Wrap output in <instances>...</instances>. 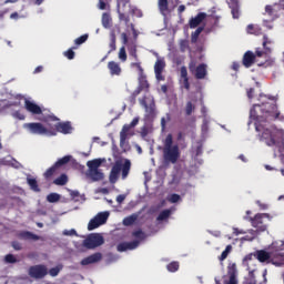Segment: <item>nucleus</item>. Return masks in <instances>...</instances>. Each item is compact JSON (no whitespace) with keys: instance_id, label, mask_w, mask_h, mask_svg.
Masks as SVG:
<instances>
[{"instance_id":"nucleus-1","label":"nucleus","mask_w":284,"mask_h":284,"mask_svg":"<svg viewBox=\"0 0 284 284\" xmlns=\"http://www.w3.org/2000/svg\"><path fill=\"white\" fill-rule=\"evenodd\" d=\"M278 116H281L278 106L272 102L254 104L250 111L248 125L252 124V121H255L257 139L261 143H265L267 148H275L273 151L274 159H277L278 154L283 156L284 153L283 133L276 128V124L270 123V121H276Z\"/></svg>"},{"instance_id":"nucleus-2","label":"nucleus","mask_w":284,"mask_h":284,"mask_svg":"<svg viewBox=\"0 0 284 284\" xmlns=\"http://www.w3.org/2000/svg\"><path fill=\"white\" fill-rule=\"evenodd\" d=\"M270 252H266L264 250H260L255 253V258L260 261V263H266L268 261L273 265H276V267H284V241H277L273 242L271 245Z\"/></svg>"},{"instance_id":"nucleus-3","label":"nucleus","mask_w":284,"mask_h":284,"mask_svg":"<svg viewBox=\"0 0 284 284\" xmlns=\"http://www.w3.org/2000/svg\"><path fill=\"white\" fill-rule=\"evenodd\" d=\"M174 138L172 133H169L164 140L163 146V159L165 163H176L179 159H181V150L179 149V144L173 145Z\"/></svg>"},{"instance_id":"nucleus-4","label":"nucleus","mask_w":284,"mask_h":284,"mask_svg":"<svg viewBox=\"0 0 284 284\" xmlns=\"http://www.w3.org/2000/svg\"><path fill=\"white\" fill-rule=\"evenodd\" d=\"M131 169L132 162H130V160H125L124 163H122L121 160L115 161L109 175L110 183H116L119 181V174H121V172L122 179H128Z\"/></svg>"},{"instance_id":"nucleus-5","label":"nucleus","mask_w":284,"mask_h":284,"mask_svg":"<svg viewBox=\"0 0 284 284\" xmlns=\"http://www.w3.org/2000/svg\"><path fill=\"white\" fill-rule=\"evenodd\" d=\"M102 163H103L102 159H94V160L87 162V168H89L88 172H87V176H89V179H91V181H93V182L103 181L105 175L99 169V168H101Z\"/></svg>"},{"instance_id":"nucleus-6","label":"nucleus","mask_w":284,"mask_h":284,"mask_svg":"<svg viewBox=\"0 0 284 284\" xmlns=\"http://www.w3.org/2000/svg\"><path fill=\"white\" fill-rule=\"evenodd\" d=\"M141 105L144 106L145 110V119L149 121L156 116V102H154V97L144 95L140 100Z\"/></svg>"},{"instance_id":"nucleus-7","label":"nucleus","mask_w":284,"mask_h":284,"mask_svg":"<svg viewBox=\"0 0 284 284\" xmlns=\"http://www.w3.org/2000/svg\"><path fill=\"white\" fill-rule=\"evenodd\" d=\"M24 129L30 132V134H38L39 136H51V129L45 128L41 122L26 123Z\"/></svg>"},{"instance_id":"nucleus-8","label":"nucleus","mask_w":284,"mask_h":284,"mask_svg":"<svg viewBox=\"0 0 284 284\" xmlns=\"http://www.w3.org/2000/svg\"><path fill=\"white\" fill-rule=\"evenodd\" d=\"M109 216V212L98 213L93 219L90 220L88 224L89 232H92V230H97V227H101V225H105V223H108Z\"/></svg>"},{"instance_id":"nucleus-9","label":"nucleus","mask_w":284,"mask_h":284,"mask_svg":"<svg viewBox=\"0 0 284 284\" xmlns=\"http://www.w3.org/2000/svg\"><path fill=\"white\" fill-rule=\"evenodd\" d=\"M252 227H255L257 232H265L267 230V225L263 223L264 219H270V213H257L254 217H247Z\"/></svg>"},{"instance_id":"nucleus-10","label":"nucleus","mask_w":284,"mask_h":284,"mask_svg":"<svg viewBox=\"0 0 284 284\" xmlns=\"http://www.w3.org/2000/svg\"><path fill=\"white\" fill-rule=\"evenodd\" d=\"M103 243H105V240L99 233L91 234L83 241V245L87 247V250H94L95 247H101Z\"/></svg>"},{"instance_id":"nucleus-11","label":"nucleus","mask_w":284,"mask_h":284,"mask_svg":"<svg viewBox=\"0 0 284 284\" xmlns=\"http://www.w3.org/2000/svg\"><path fill=\"white\" fill-rule=\"evenodd\" d=\"M189 70L192 74H194L195 79H205L207 77V64L201 63L196 67V62L191 61L189 63Z\"/></svg>"},{"instance_id":"nucleus-12","label":"nucleus","mask_w":284,"mask_h":284,"mask_svg":"<svg viewBox=\"0 0 284 284\" xmlns=\"http://www.w3.org/2000/svg\"><path fill=\"white\" fill-rule=\"evenodd\" d=\"M72 134V123L70 122H58L51 128L50 136H57V134Z\"/></svg>"},{"instance_id":"nucleus-13","label":"nucleus","mask_w":284,"mask_h":284,"mask_svg":"<svg viewBox=\"0 0 284 284\" xmlns=\"http://www.w3.org/2000/svg\"><path fill=\"white\" fill-rule=\"evenodd\" d=\"M29 276L31 278H45L48 276V267L43 264H38L29 267Z\"/></svg>"},{"instance_id":"nucleus-14","label":"nucleus","mask_w":284,"mask_h":284,"mask_svg":"<svg viewBox=\"0 0 284 284\" xmlns=\"http://www.w3.org/2000/svg\"><path fill=\"white\" fill-rule=\"evenodd\" d=\"M272 41L267 38V36L263 37V49L264 51H262L261 49H256L255 50V59L256 57L261 58V57H265L267 59V55L272 54Z\"/></svg>"},{"instance_id":"nucleus-15","label":"nucleus","mask_w":284,"mask_h":284,"mask_svg":"<svg viewBox=\"0 0 284 284\" xmlns=\"http://www.w3.org/2000/svg\"><path fill=\"white\" fill-rule=\"evenodd\" d=\"M237 274L236 263H230L227 266L229 281L225 284H239V280L236 278Z\"/></svg>"},{"instance_id":"nucleus-16","label":"nucleus","mask_w":284,"mask_h":284,"mask_svg":"<svg viewBox=\"0 0 284 284\" xmlns=\"http://www.w3.org/2000/svg\"><path fill=\"white\" fill-rule=\"evenodd\" d=\"M163 70H165V60L158 59L154 64L155 79L158 81H165Z\"/></svg>"},{"instance_id":"nucleus-17","label":"nucleus","mask_w":284,"mask_h":284,"mask_svg":"<svg viewBox=\"0 0 284 284\" xmlns=\"http://www.w3.org/2000/svg\"><path fill=\"white\" fill-rule=\"evenodd\" d=\"M103 260V254L100 252L93 253L81 261V265H92Z\"/></svg>"},{"instance_id":"nucleus-18","label":"nucleus","mask_w":284,"mask_h":284,"mask_svg":"<svg viewBox=\"0 0 284 284\" xmlns=\"http://www.w3.org/2000/svg\"><path fill=\"white\" fill-rule=\"evenodd\" d=\"M139 240H134L132 242H122L118 244V252H128V250H136L140 245Z\"/></svg>"},{"instance_id":"nucleus-19","label":"nucleus","mask_w":284,"mask_h":284,"mask_svg":"<svg viewBox=\"0 0 284 284\" xmlns=\"http://www.w3.org/2000/svg\"><path fill=\"white\" fill-rule=\"evenodd\" d=\"M205 19H207V13L200 12L196 14V17L190 19L189 26L191 29L199 28V26H201L202 21H205Z\"/></svg>"},{"instance_id":"nucleus-20","label":"nucleus","mask_w":284,"mask_h":284,"mask_svg":"<svg viewBox=\"0 0 284 284\" xmlns=\"http://www.w3.org/2000/svg\"><path fill=\"white\" fill-rule=\"evenodd\" d=\"M242 63L245 68H252L256 63V55L252 51H246L243 55Z\"/></svg>"},{"instance_id":"nucleus-21","label":"nucleus","mask_w":284,"mask_h":284,"mask_svg":"<svg viewBox=\"0 0 284 284\" xmlns=\"http://www.w3.org/2000/svg\"><path fill=\"white\" fill-rule=\"evenodd\" d=\"M24 108L28 112H31V114H43L41 106L30 100L24 101Z\"/></svg>"},{"instance_id":"nucleus-22","label":"nucleus","mask_w":284,"mask_h":284,"mask_svg":"<svg viewBox=\"0 0 284 284\" xmlns=\"http://www.w3.org/2000/svg\"><path fill=\"white\" fill-rule=\"evenodd\" d=\"M108 69L110 71L111 77H121V65L119 64V62L115 61H110L108 63Z\"/></svg>"},{"instance_id":"nucleus-23","label":"nucleus","mask_w":284,"mask_h":284,"mask_svg":"<svg viewBox=\"0 0 284 284\" xmlns=\"http://www.w3.org/2000/svg\"><path fill=\"white\" fill-rule=\"evenodd\" d=\"M18 237H20L22 241H40L41 236L30 232V231H21L18 234Z\"/></svg>"},{"instance_id":"nucleus-24","label":"nucleus","mask_w":284,"mask_h":284,"mask_svg":"<svg viewBox=\"0 0 284 284\" xmlns=\"http://www.w3.org/2000/svg\"><path fill=\"white\" fill-rule=\"evenodd\" d=\"M109 39H110V42H109L110 50L108 54H111V52H114L116 50V32L114 30L110 31Z\"/></svg>"},{"instance_id":"nucleus-25","label":"nucleus","mask_w":284,"mask_h":284,"mask_svg":"<svg viewBox=\"0 0 284 284\" xmlns=\"http://www.w3.org/2000/svg\"><path fill=\"white\" fill-rule=\"evenodd\" d=\"M132 130L131 124H124L121 132H120V144L123 145L125 141H128V132Z\"/></svg>"},{"instance_id":"nucleus-26","label":"nucleus","mask_w":284,"mask_h":284,"mask_svg":"<svg viewBox=\"0 0 284 284\" xmlns=\"http://www.w3.org/2000/svg\"><path fill=\"white\" fill-rule=\"evenodd\" d=\"M246 32H247V34H255V37H258L261 34H263V29L258 26L248 24L246 27Z\"/></svg>"},{"instance_id":"nucleus-27","label":"nucleus","mask_w":284,"mask_h":284,"mask_svg":"<svg viewBox=\"0 0 284 284\" xmlns=\"http://www.w3.org/2000/svg\"><path fill=\"white\" fill-rule=\"evenodd\" d=\"M27 183L30 186V189L33 192H41V189L39 187V182H37V179L34 178H28L27 179Z\"/></svg>"},{"instance_id":"nucleus-28","label":"nucleus","mask_w":284,"mask_h":284,"mask_svg":"<svg viewBox=\"0 0 284 284\" xmlns=\"http://www.w3.org/2000/svg\"><path fill=\"white\" fill-rule=\"evenodd\" d=\"M72 159V155H65L59 159L53 165L59 170V168H63V165H68Z\"/></svg>"},{"instance_id":"nucleus-29","label":"nucleus","mask_w":284,"mask_h":284,"mask_svg":"<svg viewBox=\"0 0 284 284\" xmlns=\"http://www.w3.org/2000/svg\"><path fill=\"white\" fill-rule=\"evenodd\" d=\"M139 219V215L132 214L123 219V225L126 227H130V225H134L136 223V220Z\"/></svg>"},{"instance_id":"nucleus-30","label":"nucleus","mask_w":284,"mask_h":284,"mask_svg":"<svg viewBox=\"0 0 284 284\" xmlns=\"http://www.w3.org/2000/svg\"><path fill=\"white\" fill-rule=\"evenodd\" d=\"M231 8V13L233 19H239L241 17V4H229Z\"/></svg>"},{"instance_id":"nucleus-31","label":"nucleus","mask_w":284,"mask_h":284,"mask_svg":"<svg viewBox=\"0 0 284 284\" xmlns=\"http://www.w3.org/2000/svg\"><path fill=\"white\" fill-rule=\"evenodd\" d=\"M102 26L105 29L112 27V17H110V13H103L102 14Z\"/></svg>"},{"instance_id":"nucleus-32","label":"nucleus","mask_w":284,"mask_h":284,"mask_svg":"<svg viewBox=\"0 0 284 284\" xmlns=\"http://www.w3.org/2000/svg\"><path fill=\"white\" fill-rule=\"evenodd\" d=\"M59 169L53 164L51 168H49L43 176L47 181H50V179H52V176H54L55 172L58 171Z\"/></svg>"},{"instance_id":"nucleus-33","label":"nucleus","mask_w":284,"mask_h":284,"mask_svg":"<svg viewBox=\"0 0 284 284\" xmlns=\"http://www.w3.org/2000/svg\"><path fill=\"white\" fill-rule=\"evenodd\" d=\"M205 30V27H199L192 34H191V43H196L199 41V37H201V32Z\"/></svg>"},{"instance_id":"nucleus-34","label":"nucleus","mask_w":284,"mask_h":284,"mask_svg":"<svg viewBox=\"0 0 284 284\" xmlns=\"http://www.w3.org/2000/svg\"><path fill=\"white\" fill-rule=\"evenodd\" d=\"M159 10L162 14H165L169 10V2L168 0H159L158 1Z\"/></svg>"},{"instance_id":"nucleus-35","label":"nucleus","mask_w":284,"mask_h":284,"mask_svg":"<svg viewBox=\"0 0 284 284\" xmlns=\"http://www.w3.org/2000/svg\"><path fill=\"white\" fill-rule=\"evenodd\" d=\"M140 90H145V92H148V90H150V82H148V79H145V77H142L139 81V87Z\"/></svg>"},{"instance_id":"nucleus-36","label":"nucleus","mask_w":284,"mask_h":284,"mask_svg":"<svg viewBox=\"0 0 284 284\" xmlns=\"http://www.w3.org/2000/svg\"><path fill=\"white\" fill-rule=\"evenodd\" d=\"M187 50L190 51V40L187 39H183L180 40V51L181 52H187Z\"/></svg>"},{"instance_id":"nucleus-37","label":"nucleus","mask_w":284,"mask_h":284,"mask_svg":"<svg viewBox=\"0 0 284 284\" xmlns=\"http://www.w3.org/2000/svg\"><path fill=\"white\" fill-rule=\"evenodd\" d=\"M54 185H65L68 183V175L61 174L53 181Z\"/></svg>"},{"instance_id":"nucleus-38","label":"nucleus","mask_w":284,"mask_h":284,"mask_svg":"<svg viewBox=\"0 0 284 284\" xmlns=\"http://www.w3.org/2000/svg\"><path fill=\"white\" fill-rule=\"evenodd\" d=\"M60 200H61V195H59L58 193H50L47 196L48 203H59Z\"/></svg>"},{"instance_id":"nucleus-39","label":"nucleus","mask_w":284,"mask_h":284,"mask_svg":"<svg viewBox=\"0 0 284 284\" xmlns=\"http://www.w3.org/2000/svg\"><path fill=\"white\" fill-rule=\"evenodd\" d=\"M170 214H172V211L164 210L158 215L156 221H166V219H170Z\"/></svg>"},{"instance_id":"nucleus-40","label":"nucleus","mask_w":284,"mask_h":284,"mask_svg":"<svg viewBox=\"0 0 284 284\" xmlns=\"http://www.w3.org/2000/svg\"><path fill=\"white\" fill-rule=\"evenodd\" d=\"M260 68H272L274 65V59L267 58L264 62L257 63Z\"/></svg>"},{"instance_id":"nucleus-41","label":"nucleus","mask_w":284,"mask_h":284,"mask_svg":"<svg viewBox=\"0 0 284 284\" xmlns=\"http://www.w3.org/2000/svg\"><path fill=\"white\" fill-rule=\"evenodd\" d=\"M230 252H232V245H227L225 247V250L222 252L221 256H220V261H225V258H227V256H230Z\"/></svg>"},{"instance_id":"nucleus-42","label":"nucleus","mask_w":284,"mask_h":284,"mask_svg":"<svg viewBox=\"0 0 284 284\" xmlns=\"http://www.w3.org/2000/svg\"><path fill=\"white\" fill-rule=\"evenodd\" d=\"M119 59L124 63V61H128V53L125 52V47H121L119 51Z\"/></svg>"},{"instance_id":"nucleus-43","label":"nucleus","mask_w":284,"mask_h":284,"mask_svg":"<svg viewBox=\"0 0 284 284\" xmlns=\"http://www.w3.org/2000/svg\"><path fill=\"white\" fill-rule=\"evenodd\" d=\"M132 236H134V239H139L140 241H144L145 232H143L142 230H138L132 233Z\"/></svg>"},{"instance_id":"nucleus-44","label":"nucleus","mask_w":284,"mask_h":284,"mask_svg":"<svg viewBox=\"0 0 284 284\" xmlns=\"http://www.w3.org/2000/svg\"><path fill=\"white\" fill-rule=\"evenodd\" d=\"M74 50H77V47H73L72 49H69L64 52V57H67L69 61H72V59H74L75 57Z\"/></svg>"},{"instance_id":"nucleus-45","label":"nucleus","mask_w":284,"mask_h":284,"mask_svg":"<svg viewBox=\"0 0 284 284\" xmlns=\"http://www.w3.org/2000/svg\"><path fill=\"white\" fill-rule=\"evenodd\" d=\"M166 270L169 272H179V262H171L168 264Z\"/></svg>"},{"instance_id":"nucleus-46","label":"nucleus","mask_w":284,"mask_h":284,"mask_svg":"<svg viewBox=\"0 0 284 284\" xmlns=\"http://www.w3.org/2000/svg\"><path fill=\"white\" fill-rule=\"evenodd\" d=\"M196 109V106H194V104H192V102H187L186 106H185V114L186 116L192 115V112Z\"/></svg>"},{"instance_id":"nucleus-47","label":"nucleus","mask_w":284,"mask_h":284,"mask_svg":"<svg viewBox=\"0 0 284 284\" xmlns=\"http://www.w3.org/2000/svg\"><path fill=\"white\" fill-rule=\"evenodd\" d=\"M88 34H83L74 40L75 45H82V43H85L88 41Z\"/></svg>"},{"instance_id":"nucleus-48","label":"nucleus","mask_w":284,"mask_h":284,"mask_svg":"<svg viewBox=\"0 0 284 284\" xmlns=\"http://www.w3.org/2000/svg\"><path fill=\"white\" fill-rule=\"evenodd\" d=\"M112 0H99L98 8L99 10H105Z\"/></svg>"},{"instance_id":"nucleus-49","label":"nucleus","mask_w":284,"mask_h":284,"mask_svg":"<svg viewBox=\"0 0 284 284\" xmlns=\"http://www.w3.org/2000/svg\"><path fill=\"white\" fill-rule=\"evenodd\" d=\"M130 57H132L133 61H139V54L136 53V47H133L129 50Z\"/></svg>"},{"instance_id":"nucleus-50","label":"nucleus","mask_w":284,"mask_h":284,"mask_svg":"<svg viewBox=\"0 0 284 284\" xmlns=\"http://www.w3.org/2000/svg\"><path fill=\"white\" fill-rule=\"evenodd\" d=\"M180 200H181V195L176 193L171 194L169 197L170 203H179Z\"/></svg>"},{"instance_id":"nucleus-51","label":"nucleus","mask_w":284,"mask_h":284,"mask_svg":"<svg viewBox=\"0 0 284 284\" xmlns=\"http://www.w3.org/2000/svg\"><path fill=\"white\" fill-rule=\"evenodd\" d=\"M119 19L120 21H124L125 26L130 23V16H126L125 13H121V11H119Z\"/></svg>"},{"instance_id":"nucleus-52","label":"nucleus","mask_w":284,"mask_h":284,"mask_svg":"<svg viewBox=\"0 0 284 284\" xmlns=\"http://www.w3.org/2000/svg\"><path fill=\"white\" fill-rule=\"evenodd\" d=\"M131 68H136L139 70L140 74H143V67H141V61H135L131 63Z\"/></svg>"},{"instance_id":"nucleus-53","label":"nucleus","mask_w":284,"mask_h":284,"mask_svg":"<svg viewBox=\"0 0 284 284\" xmlns=\"http://www.w3.org/2000/svg\"><path fill=\"white\" fill-rule=\"evenodd\" d=\"M59 272H61V267L55 266L49 270L50 276H59Z\"/></svg>"},{"instance_id":"nucleus-54","label":"nucleus","mask_w":284,"mask_h":284,"mask_svg":"<svg viewBox=\"0 0 284 284\" xmlns=\"http://www.w3.org/2000/svg\"><path fill=\"white\" fill-rule=\"evenodd\" d=\"M254 256H256V254H254V253H251V254H247L246 256H244L243 265H248L247 263H250V261H252L254 258Z\"/></svg>"},{"instance_id":"nucleus-55","label":"nucleus","mask_w":284,"mask_h":284,"mask_svg":"<svg viewBox=\"0 0 284 284\" xmlns=\"http://www.w3.org/2000/svg\"><path fill=\"white\" fill-rule=\"evenodd\" d=\"M11 245H12L13 250H16L17 252H21V250H23V246L21 245L20 242L13 241L11 243Z\"/></svg>"},{"instance_id":"nucleus-56","label":"nucleus","mask_w":284,"mask_h":284,"mask_svg":"<svg viewBox=\"0 0 284 284\" xmlns=\"http://www.w3.org/2000/svg\"><path fill=\"white\" fill-rule=\"evenodd\" d=\"M4 261L7 263H17V257H14L12 254H7Z\"/></svg>"},{"instance_id":"nucleus-57","label":"nucleus","mask_w":284,"mask_h":284,"mask_svg":"<svg viewBox=\"0 0 284 284\" xmlns=\"http://www.w3.org/2000/svg\"><path fill=\"white\" fill-rule=\"evenodd\" d=\"M180 74H181V79H187V68L181 67Z\"/></svg>"},{"instance_id":"nucleus-58","label":"nucleus","mask_w":284,"mask_h":284,"mask_svg":"<svg viewBox=\"0 0 284 284\" xmlns=\"http://www.w3.org/2000/svg\"><path fill=\"white\" fill-rule=\"evenodd\" d=\"M63 234H64V236H77V230H74V229H71V230H65V231H63Z\"/></svg>"},{"instance_id":"nucleus-59","label":"nucleus","mask_w":284,"mask_h":284,"mask_svg":"<svg viewBox=\"0 0 284 284\" xmlns=\"http://www.w3.org/2000/svg\"><path fill=\"white\" fill-rule=\"evenodd\" d=\"M121 40H122L123 45H128V41H129L128 33H125V32L121 33Z\"/></svg>"},{"instance_id":"nucleus-60","label":"nucleus","mask_w":284,"mask_h":284,"mask_svg":"<svg viewBox=\"0 0 284 284\" xmlns=\"http://www.w3.org/2000/svg\"><path fill=\"white\" fill-rule=\"evenodd\" d=\"M256 205H258L260 210H267V204L261 202V200L256 201Z\"/></svg>"},{"instance_id":"nucleus-61","label":"nucleus","mask_w":284,"mask_h":284,"mask_svg":"<svg viewBox=\"0 0 284 284\" xmlns=\"http://www.w3.org/2000/svg\"><path fill=\"white\" fill-rule=\"evenodd\" d=\"M183 85H184L185 90H190V78L183 79Z\"/></svg>"},{"instance_id":"nucleus-62","label":"nucleus","mask_w":284,"mask_h":284,"mask_svg":"<svg viewBox=\"0 0 284 284\" xmlns=\"http://www.w3.org/2000/svg\"><path fill=\"white\" fill-rule=\"evenodd\" d=\"M123 201H125V195L124 194H120L116 196V203L121 204L123 203Z\"/></svg>"},{"instance_id":"nucleus-63","label":"nucleus","mask_w":284,"mask_h":284,"mask_svg":"<svg viewBox=\"0 0 284 284\" xmlns=\"http://www.w3.org/2000/svg\"><path fill=\"white\" fill-rule=\"evenodd\" d=\"M209 130V124H207V121H204L203 124H202V132L205 134Z\"/></svg>"},{"instance_id":"nucleus-64","label":"nucleus","mask_w":284,"mask_h":284,"mask_svg":"<svg viewBox=\"0 0 284 284\" xmlns=\"http://www.w3.org/2000/svg\"><path fill=\"white\" fill-rule=\"evenodd\" d=\"M265 12H266V14H272L274 12V9L272 8V6L267 4L265 7Z\"/></svg>"}]
</instances>
